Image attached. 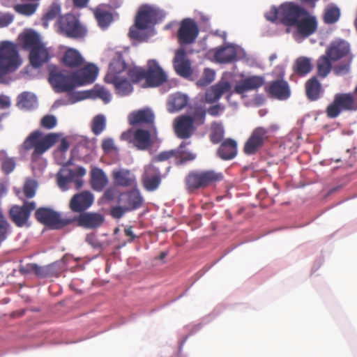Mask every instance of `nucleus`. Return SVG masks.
<instances>
[{
  "instance_id": "obj_23",
  "label": "nucleus",
  "mask_w": 357,
  "mask_h": 357,
  "mask_svg": "<svg viewBox=\"0 0 357 357\" xmlns=\"http://www.w3.org/2000/svg\"><path fill=\"white\" fill-rule=\"evenodd\" d=\"M174 68L176 73L183 77H188L192 71L190 62L186 59V52L183 48L176 50L174 58Z\"/></svg>"
},
{
  "instance_id": "obj_62",
  "label": "nucleus",
  "mask_w": 357,
  "mask_h": 357,
  "mask_svg": "<svg viewBox=\"0 0 357 357\" xmlns=\"http://www.w3.org/2000/svg\"><path fill=\"white\" fill-rule=\"evenodd\" d=\"M266 18L271 22L280 21L279 7H273L271 10L266 14Z\"/></svg>"
},
{
  "instance_id": "obj_25",
  "label": "nucleus",
  "mask_w": 357,
  "mask_h": 357,
  "mask_svg": "<svg viewBox=\"0 0 357 357\" xmlns=\"http://www.w3.org/2000/svg\"><path fill=\"white\" fill-rule=\"evenodd\" d=\"M231 89V86L229 82L221 80L206 91V101L213 103L218 101L225 93L229 92Z\"/></svg>"
},
{
  "instance_id": "obj_8",
  "label": "nucleus",
  "mask_w": 357,
  "mask_h": 357,
  "mask_svg": "<svg viewBox=\"0 0 357 357\" xmlns=\"http://www.w3.org/2000/svg\"><path fill=\"white\" fill-rule=\"evenodd\" d=\"M277 126H270L269 128L257 127L251 132L250 137L243 146L245 154L251 155L256 154L268 140L270 137L269 131L275 130Z\"/></svg>"
},
{
  "instance_id": "obj_61",
  "label": "nucleus",
  "mask_w": 357,
  "mask_h": 357,
  "mask_svg": "<svg viewBox=\"0 0 357 357\" xmlns=\"http://www.w3.org/2000/svg\"><path fill=\"white\" fill-rule=\"evenodd\" d=\"M46 266L48 273L47 278L58 277L59 275L60 270L58 268V264L56 263H53Z\"/></svg>"
},
{
  "instance_id": "obj_39",
  "label": "nucleus",
  "mask_w": 357,
  "mask_h": 357,
  "mask_svg": "<svg viewBox=\"0 0 357 357\" xmlns=\"http://www.w3.org/2000/svg\"><path fill=\"white\" fill-rule=\"evenodd\" d=\"M312 69V64L311 59L305 56L298 57L293 66L294 72L301 77L307 75L311 72Z\"/></svg>"
},
{
  "instance_id": "obj_63",
  "label": "nucleus",
  "mask_w": 357,
  "mask_h": 357,
  "mask_svg": "<svg viewBox=\"0 0 357 357\" xmlns=\"http://www.w3.org/2000/svg\"><path fill=\"white\" fill-rule=\"evenodd\" d=\"M72 181H73V179L69 174V171H68L66 176H59L58 177V184L61 188H65L66 185Z\"/></svg>"
},
{
  "instance_id": "obj_36",
  "label": "nucleus",
  "mask_w": 357,
  "mask_h": 357,
  "mask_svg": "<svg viewBox=\"0 0 357 357\" xmlns=\"http://www.w3.org/2000/svg\"><path fill=\"white\" fill-rule=\"evenodd\" d=\"M107 178L103 171L98 168H94L91 172V183L93 189L102 190L107 184Z\"/></svg>"
},
{
  "instance_id": "obj_20",
  "label": "nucleus",
  "mask_w": 357,
  "mask_h": 357,
  "mask_svg": "<svg viewBox=\"0 0 357 357\" xmlns=\"http://www.w3.org/2000/svg\"><path fill=\"white\" fill-rule=\"evenodd\" d=\"M144 198L138 190H132L121 193L119 197V204H123L126 210L132 211L142 207Z\"/></svg>"
},
{
  "instance_id": "obj_15",
  "label": "nucleus",
  "mask_w": 357,
  "mask_h": 357,
  "mask_svg": "<svg viewBox=\"0 0 357 357\" xmlns=\"http://www.w3.org/2000/svg\"><path fill=\"white\" fill-rule=\"evenodd\" d=\"M36 208L34 202H24L22 206H13L9 211L10 220L19 227H24Z\"/></svg>"
},
{
  "instance_id": "obj_48",
  "label": "nucleus",
  "mask_w": 357,
  "mask_h": 357,
  "mask_svg": "<svg viewBox=\"0 0 357 357\" xmlns=\"http://www.w3.org/2000/svg\"><path fill=\"white\" fill-rule=\"evenodd\" d=\"M106 127L105 117L102 114L96 116L91 123V130L96 135H100Z\"/></svg>"
},
{
  "instance_id": "obj_64",
  "label": "nucleus",
  "mask_w": 357,
  "mask_h": 357,
  "mask_svg": "<svg viewBox=\"0 0 357 357\" xmlns=\"http://www.w3.org/2000/svg\"><path fill=\"white\" fill-rule=\"evenodd\" d=\"M68 171L69 174L71 176L73 180L75 178V177H80L86 174V170L82 167H77L75 170L69 169Z\"/></svg>"
},
{
  "instance_id": "obj_4",
  "label": "nucleus",
  "mask_w": 357,
  "mask_h": 357,
  "mask_svg": "<svg viewBox=\"0 0 357 357\" xmlns=\"http://www.w3.org/2000/svg\"><path fill=\"white\" fill-rule=\"evenodd\" d=\"M160 17V10L150 5L142 6L135 17V24L130 28L129 37L131 39L142 40V31L155 24Z\"/></svg>"
},
{
  "instance_id": "obj_9",
  "label": "nucleus",
  "mask_w": 357,
  "mask_h": 357,
  "mask_svg": "<svg viewBox=\"0 0 357 357\" xmlns=\"http://www.w3.org/2000/svg\"><path fill=\"white\" fill-rule=\"evenodd\" d=\"M35 217L38 222L52 229H60L71 224L70 218H62L58 212L50 208H38Z\"/></svg>"
},
{
  "instance_id": "obj_26",
  "label": "nucleus",
  "mask_w": 357,
  "mask_h": 357,
  "mask_svg": "<svg viewBox=\"0 0 357 357\" xmlns=\"http://www.w3.org/2000/svg\"><path fill=\"white\" fill-rule=\"evenodd\" d=\"M267 91L279 100H286L290 96V89L287 82L278 79L270 83Z\"/></svg>"
},
{
  "instance_id": "obj_44",
  "label": "nucleus",
  "mask_w": 357,
  "mask_h": 357,
  "mask_svg": "<svg viewBox=\"0 0 357 357\" xmlns=\"http://www.w3.org/2000/svg\"><path fill=\"white\" fill-rule=\"evenodd\" d=\"M224 135L225 130L222 123H212L209 137L213 144H217L222 142Z\"/></svg>"
},
{
  "instance_id": "obj_57",
  "label": "nucleus",
  "mask_w": 357,
  "mask_h": 357,
  "mask_svg": "<svg viewBox=\"0 0 357 357\" xmlns=\"http://www.w3.org/2000/svg\"><path fill=\"white\" fill-rule=\"evenodd\" d=\"M126 212H128V211L126 210L123 205L119 204V206H114L111 208L110 214L113 218L119 219L123 217Z\"/></svg>"
},
{
  "instance_id": "obj_18",
  "label": "nucleus",
  "mask_w": 357,
  "mask_h": 357,
  "mask_svg": "<svg viewBox=\"0 0 357 357\" xmlns=\"http://www.w3.org/2000/svg\"><path fill=\"white\" fill-rule=\"evenodd\" d=\"M130 126L146 125L151 128H155V115L153 111L148 107L138 109L131 112L128 117Z\"/></svg>"
},
{
  "instance_id": "obj_10",
  "label": "nucleus",
  "mask_w": 357,
  "mask_h": 357,
  "mask_svg": "<svg viewBox=\"0 0 357 357\" xmlns=\"http://www.w3.org/2000/svg\"><path fill=\"white\" fill-rule=\"evenodd\" d=\"M49 82L57 93L69 92L76 87L73 73L66 70H51Z\"/></svg>"
},
{
  "instance_id": "obj_19",
  "label": "nucleus",
  "mask_w": 357,
  "mask_h": 357,
  "mask_svg": "<svg viewBox=\"0 0 357 357\" xmlns=\"http://www.w3.org/2000/svg\"><path fill=\"white\" fill-rule=\"evenodd\" d=\"M318 22L315 16L310 15L307 10L303 15L299 18L295 27L298 33L303 37H309L314 33L317 29Z\"/></svg>"
},
{
  "instance_id": "obj_21",
  "label": "nucleus",
  "mask_w": 357,
  "mask_h": 357,
  "mask_svg": "<svg viewBox=\"0 0 357 357\" xmlns=\"http://www.w3.org/2000/svg\"><path fill=\"white\" fill-rule=\"evenodd\" d=\"M93 202V195L87 191L75 194L70 199L69 208L74 213H84Z\"/></svg>"
},
{
  "instance_id": "obj_50",
  "label": "nucleus",
  "mask_w": 357,
  "mask_h": 357,
  "mask_svg": "<svg viewBox=\"0 0 357 357\" xmlns=\"http://www.w3.org/2000/svg\"><path fill=\"white\" fill-rule=\"evenodd\" d=\"M37 6V3H22L17 5L15 8L18 13L30 16L36 12Z\"/></svg>"
},
{
  "instance_id": "obj_38",
  "label": "nucleus",
  "mask_w": 357,
  "mask_h": 357,
  "mask_svg": "<svg viewBox=\"0 0 357 357\" xmlns=\"http://www.w3.org/2000/svg\"><path fill=\"white\" fill-rule=\"evenodd\" d=\"M93 15L98 26L102 29H107L113 21L112 13L100 7L93 10Z\"/></svg>"
},
{
  "instance_id": "obj_47",
  "label": "nucleus",
  "mask_w": 357,
  "mask_h": 357,
  "mask_svg": "<svg viewBox=\"0 0 357 357\" xmlns=\"http://www.w3.org/2000/svg\"><path fill=\"white\" fill-rule=\"evenodd\" d=\"M186 145V142H182L178 149H176V151H178V154H176V158L179 159L178 164L181 165L189 161H192L196 158V154L190 151H183Z\"/></svg>"
},
{
  "instance_id": "obj_16",
  "label": "nucleus",
  "mask_w": 357,
  "mask_h": 357,
  "mask_svg": "<svg viewBox=\"0 0 357 357\" xmlns=\"http://www.w3.org/2000/svg\"><path fill=\"white\" fill-rule=\"evenodd\" d=\"M71 224L75 222L79 227L84 229H94L100 227L105 220L103 215L94 212H84L79 215L70 218Z\"/></svg>"
},
{
  "instance_id": "obj_49",
  "label": "nucleus",
  "mask_w": 357,
  "mask_h": 357,
  "mask_svg": "<svg viewBox=\"0 0 357 357\" xmlns=\"http://www.w3.org/2000/svg\"><path fill=\"white\" fill-rule=\"evenodd\" d=\"M215 73L214 70L209 68H205L202 77L197 82V85L200 87L206 86L215 79Z\"/></svg>"
},
{
  "instance_id": "obj_12",
  "label": "nucleus",
  "mask_w": 357,
  "mask_h": 357,
  "mask_svg": "<svg viewBox=\"0 0 357 357\" xmlns=\"http://www.w3.org/2000/svg\"><path fill=\"white\" fill-rule=\"evenodd\" d=\"M305 9L293 2H287L279 6L280 22L287 26H294Z\"/></svg>"
},
{
  "instance_id": "obj_33",
  "label": "nucleus",
  "mask_w": 357,
  "mask_h": 357,
  "mask_svg": "<svg viewBox=\"0 0 357 357\" xmlns=\"http://www.w3.org/2000/svg\"><path fill=\"white\" fill-rule=\"evenodd\" d=\"M113 178L116 185L123 187H131L135 185L136 179L130 170L118 169L112 172Z\"/></svg>"
},
{
  "instance_id": "obj_35",
  "label": "nucleus",
  "mask_w": 357,
  "mask_h": 357,
  "mask_svg": "<svg viewBox=\"0 0 357 357\" xmlns=\"http://www.w3.org/2000/svg\"><path fill=\"white\" fill-rule=\"evenodd\" d=\"M305 88L306 96L310 100L314 101L319 98L321 85L317 77L309 79L305 84Z\"/></svg>"
},
{
  "instance_id": "obj_13",
  "label": "nucleus",
  "mask_w": 357,
  "mask_h": 357,
  "mask_svg": "<svg viewBox=\"0 0 357 357\" xmlns=\"http://www.w3.org/2000/svg\"><path fill=\"white\" fill-rule=\"evenodd\" d=\"M162 178L160 169L151 163L144 167L141 181L146 191L153 192L160 185Z\"/></svg>"
},
{
  "instance_id": "obj_41",
  "label": "nucleus",
  "mask_w": 357,
  "mask_h": 357,
  "mask_svg": "<svg viewBox=\"0 0 357 357\" xmlns=\"http://www.w3.org/2000/svg\"><path fill=\"white\" fill-rule=\"evenodd\" d=\"M331 60L326 53L321 56L317 63V74L321 77H326L332 69Z\"/></svg>"
},
{
  "instance_id": "obj_45",
  "label": "nucleus",
  "mask_w": 357,
  "mask_h": 357,
  "mask_svg": "<svg viewBox=\"0 0 357 357\" xmlns=\"http://www.w3.org/2000/svg\"><path fill=\"white\" fill-rule=\"evenodd\" d=\"M127 74L133 84H139L142 81L146 82V69L137 66L130 68Z\"/></svg>"
},
{
  "instance_id": "obj_43",
  "label": "nucleus",
  "mask_w": 357,
  "mask_h": 357,
  "mask_svg": "<svg viewBox=\"0 0 357 357\" xmlns=\"http://www.w3.org/2000/svg\"><path fill=\"white\" fill-rule=\"evenodd\" d=\"M340 17V10L335 6H331L325 9L323 20L326 24L337 22Z\"/></svg>"
},
{
  "instance_id": "obj_22",
  "label": "nucleus",
  "mask_w": 357,
  "mask_h": 357,
  "mask_svg": "<svg viewBox=\"0 0 357 357\" xmlns=\"http://www.w3.org/2000/svg\"><path fill=\"white\" fill-rule=\"evenodd\" d=\"M98 72V68L93 64H89L79 70L73 72L75 86H79L92 83L95 80Z\"/></svg>"
},
{
  "instance_id": "obj_29",
  "label": "nucleus",
  "mask_w": 357,
  "mask_h": 357,
  "mask_svg": "<svg viewBox=\"0 0 357 357\" xmlns=\"http://www.w3.org/2000/svg\"><path fill=\"white\" fill-rule=\"evenodd\" d=\"M126 69V63L122 57L119 56L112 60L109 63L108 72L105 76V81L115 82L121 77V74Z\"/></svg>"
},
{
  "instance_id": "obj_46",
  "label": "nucleus",
  "mask_w": 357,
  "mask_h": 357,
  "mask_svg": "<svg viewBox=\"0 0 357 357\" xmlns=\"http://www.w3.org/2000/svg\"><path fill=\"white\" fill-rule=\"evenodd\" d=\"M1 170L5 175L12 173L16 167V160L15 158L9 157L5 151V154L1 158Z\"/></svg>"
},
{
  "instance_id": "obj_17",
  "label": "nucleus",
  "mask_w": 357,
  "mask_h": 357,
  "mask_svg": "<svg viewBox=\"0 0 357 357\" xmlns=\"http://www.w3.org/2000/svg\"><path fill=\"white\" fill-rule=\"evenodd\" d=\"M155 138V128H152L151 130L138 128L134 131V146L138 150H147L153 145Z\"/></svg>"
},
{
  "instance_id": "obj_60",
  "label": "nucleus",
  "mask_w": 357,
  "mask_h": 357,
  "mask_svg": "<svg viewBox=\"0 0 357 357\" xmlns=\"http://www.w3.org/2000/svg\"><path fill=\"white\" fill-rule=\"evenodd\" d=\"M101 147L104 152L109 153L115 149L114 140L112 138H105L102 140Z\"/></svg>"
},
{
  "instance_id": "obj_6",
  "label": "nucleus",
  "mask_w": 357,
  "mask_h": 357,
  "mask_svg": "<svg viewBox=\"0 0 357 357\" xmlns=\"http://www.w3.org/2000/svg\"><path fill=\"white\" fill-rule=\"evenodd\" d=\"M61 33L71 38H82L86 36L87 30L79 20L71 13L61 15L57 21Z\"/></svg>"
},
{
  "instance_id": "obj_27",
  "label": "nucleus",
  "mask_w": 357,
  "mask_h": 357,
  "mask_svg": "<svg viewBox=\"0 0 357 357\" xmlns=\"http://www.w3.org/2000/svg\"><path fill=\"white\" fill-rule=\"evenodd\" d=\"M237 142L236 140L227 138L221 142L217 150V155L224 160H229L237 155Z\"/></svg>"
},
{
  "instance_id": "obj_52",
  "label": "nucleus",
  "mask_w": 357,
  "mask_h": 357,
  "mask_svg": "<svg viewBox=\"0 0 357 357\" xmlns=\"http://www.w3.org/2000/svg\"><path fill=\"white\" fill-rule=\"evenodd\" d=\"M61 13V6L57 3H53L47 12L44 15L43 20L47 22L55 19Z\"/></svg>"
},
{
  "instance_id": "obj_1",
  "label": "nucleus",
  "mask_w": 357,
  "mask_h": 357,
  "mask_svg": "<svg viewBox=\"0 0 357 357\" xmlns=\"http://www.w3.org/2000/svg\"><path fill=\"white\" fill-rule=\"evenodd\" d=\"M206 111L202 105L190 108L188 114H181L174 119L173 128L176 136L182 139L190 138L197 128L205 122Z\"/></svg>"
},
{
  "instance_id": "obj_55",
  "label": "nucleus",
  "mask_w": 357,
  "mask_h": 357,
  "mask_svg": "<svg viewBox=\"0 0 357 357\" xmlns=\"http://www.w3.org/2000/svg\"><path fill=\"white\" fill-rule=\"evenodd\" d=\"M94 96L102 99L105 103L111 100V94L104 88H98L93 91Z\"/></svg>"
},
{
  "instance_id": "obj_11",
  "label": "nucleus",
  "mask_w": 357,
  "mask_h": 357,
  "mask_svg": "<svg viewBox=\"0 0 357 357\" xmlns=\"http://www.w3.org/2000/svg\"><path fill=\"white\" fill-rule=\"evenodd\" d=\"M167 79V75L158 61L154 59L149 60L146 69V82L142 84V87H158L166 83Z\"/></svg>"
},
{
  "instance_id": "obj_3",
  "label": "nucleus",
  "mask_w": 357,
  "mask_h": 357,
  "mask_svg": "<svg viewBox=\"0 0 357 357\" xmlns=\"http://www.w3.org/2000/svg\"><path fill=\"white\" fill-rule=\"evenodd\" d=\"M224 178L222 172L215 169L192 170L185 178V189L192 193L199 189L215 186Z\"/></svg>"
},
{
  "instance_id": "obj_56",
  "label": "nucleus",
  "mask_w": 357,
  "mask_h": 357,
  "mask_svg": "<svg viewBox=\"0 0 357 357\" xmlns=\"http://www.w3.org/2000/svg\"><path fill=\"white\" fill-rule=\"evenodd\" d=\"M350 61L343 63L335 66L333 68V71L337 75H342L349 73L350 68Z\"/></svg>"
},
{
  "instance_id": "obj_14",
  "label": "nucleus",
  "mask_w": 357,
  "mask_h": 357,
  "mask_svg": "<svg viewBox=\"0 0 357 357\" xmlns=\"http://www.w3.org/2000/svg\"><path fill=\"white\" fill-rule=\"evenodd\" d=\"M199 34V28L192 19H184L181 21L178 31V41L180 45H189L193 43Z\"/></svg>"
},
{
  "instance_id": "obj_2",
  "label": "nucleus",
  "mask_w": 357,
  "mask_h": 357,
  "mask_svg": "<svg viewBox=\"0 0 357 357\" xmlns=\"http://www.w3.org/2000/svg\"><path fill=\"white\" fill-rule=\"evenodd\" d=\"M57 133H48L44 135L39 130L31 132L21 145L24 152L33 150L31 158L33 162L37 161L40 156L52 147L59 140Z\"/></svg>"
},
{
  "instance_id": "obj_30",
  "label": "nucleus",
  "mask_w": 357,
  "mask_h": 357,
  "mask_svg": "<svg viewBox=\"0 0 357 357\" xmlns=\"http://www.w3.org/2000/svg\"><path fill=\"white\" fill-rule=\"evenodd\" d=\"M213 56L220 63H229L236 60L237 52L234 46L229 45L215 49Z\"/></svg>"
},
{
  "instance_id": "obj_42",
  "label": "nucleus",
  "mask_w": 357,
  "mask_h": 357,
  "mask_svg": "<svg viewBox=\"0 0 357 357\" xmlns=\"http://www.w3.org/2000/svg\"><path fill=\"white\" fill-rule=\"evenodd\" d=\"M36 103L35 96L29 92H23L17 98V105L20 108L29 109L33 108Z\"/></svg>"
},
{
  "instance_id": "obj_5",
  "label": "nucleus",
  "mask_w": 357,
  "mask_h": 357,
  "mask_svg": "<svg viewBox=\"0 0 357 357\" xmlns=\"http://www.w3.org/2000/svg\"><path fill=\"white\" fill-rule=\"evenodd\" d=\"M357 111V99L352 93H339L327 106L326 114L330 119L337 118L342 112Z\"/></svg>"
},
{
  "instance_id": "obj_40",
  "label": "nucleus",
  "mask_w": 357,
  "mask_h": 357,
  "mask_svg": "<svg viewBox=\"0 0 357 357\" xmlns=\"http://www.w3.org/2000/svg\"><path fill=\"white\" fill-rule=\"evenodd\" d=\"M108 83L114 86L116 94L120 96H128L133 91L131 83L126 78L120 77L115 82H109Z\"/></svg>"
},
{
  "instance_id": "obj_7",
  "label": "nucleus",
  "mask_w": 357,
  "mask_h": 357,
  "mask_svg": "<svg viewBox=\"0 0 357 357\" xmlns=\"http://www.w3.org/2000/svg\"><path fill=\"white\" fill-rule=\"evenodd\" d=\"M21 61L15 44L10 41L0 43V66L8 72L16 70Z\"/></svg>"
},
{
  "instance_id": "obj_58",
  "label": "nucleus",
  "mask_w": 357,
  "mask_h": 357,
  "mask_svg": "<svg viewBox=\"0 0 357 357\" xmlns=\"http://www.w3.org/2000/svg\"><path fill=\"white\" fill-rule=\"evenodd\" d=\"M176 154H178V151L176 149L162 151L156 156L155 160L157 161H165L172 157L176 158Z\"/></svg>"
},
{
  "instance_id": "obj_59",
  "label": "nucleus",
  "mask_w": 357,
  "mask_h": 357,
  "mask_svg": "<svg viewBox=\"0 0 357 357\" xmlns=\"http://www.w3.org/2000/svg\"><path fill=\"white\" fill-rule=\"evenodd\" d=\"M86 241L94 249L101 250L102 248V243L93 234H88L86 237Z\"/></svg>"
},
{
  "instance_id": "obj_34",
  "label": "nucleus",
  "mask_w": 357,
  "mask_h": 357,
  "mask_svg": "<svg viewBox=\"0 0 357 357\" xmlns=\"http://www.w3.org/2000/svg\"><path fill=\"white\" fill-rule=\"evenodd\" d=\"M188 102V98L186 95L181 93H176L171 95L167 101V107L169 113H174L181 111L186 107Z\"/></svg>"
},
{
  "instance_id": "obj_51",
  "label": "nucleus",
  "mask_w": 357,
  "mask_h": 357,
  "mask_svg": "<svg viewBox=\"0 0 357 357\" xmlns=\"http://www.w3.org/2000/svg\"><path fill=\"white\" fill-rule=\"evenodd\" d=\"M37 183L33 179L26 180L24 187L23 193L26 198H32L36 195Z\"/></svg>"
},
{
  "instance_id": "obj_28",
  "label": "nucleus",
  "mask_w": 357,
  "mask_h": 357,
  "mask_svg": "<svg viewBox=\"0 0 357 357\" xmlns=\"http://www.w3.org/2000/svg\"><path fill=\"white\" fill-rule=\"evenodd\" d=\"M50 58L48 50L44 44L31 50L29 56V62L35 68H39L48 62Z\"/></svg>"
},
{
  "instance_id": "obj_24",
  "label": "nucleus",
  "mask_w": 357,
  "mask_h": 357,
  "mask_svg": "<svg viewBox=\"0 0 357 357\" xmlns=\"http://www.w3.org/2000/svg\"><path fill=\"white\" fill-rule=\"evenodd\" d=\"M264 83V79L261 76H250L239 81L234 86V91L238 94L256 90L261 87Z\"/></svg>"
},
{
  "instance_id": "obj_37",
  "label": "nucleus",
  "mask_w": 357,
  "mask_h": 357,
  "mask_svg": "<svg viewBox=\"0 0 357 357\" xmlns=\"http://www.w3.org/2000/svg\"><path fill=\"white\" fill-rule=\"evenodd\" d=\"M21 40L23 43V48L24 50H33L36 47H39L43 43L40 39L39 35L33 31L24 33L21 36Z\"/></svg>"
},
{
  "instance_id": "obj_31",
  "label": "nucleus",
  "mask_w": 357,
  "mask_h": 357,
  "mask_svg": "<svg viewBox=\"0 0 357 357\" xmlns=\"http://www.w3.org/2000/svg\"><path fill=\"white\" fill-rule=\"evenodd\" d=\"M84 60L79 52L74 48H68L63 56V64L69 68H79L84 64Z\"/></svg>"
},
{
  "instance_id": "obj_32",
  "label": "nucleus",
  "mask_w": 357,
  "mask_h": 357,
  "mask_svg": "<svg viewBox=\"0 0 357 357\" xmlns=\"http://www.w3.org/2000/svg\"><path fill=\"white\" fill-rule=\"evenodd\" d=\"M349 52V45L344 41L333 43L326 50V53L333 61H337L346 56Z\"/></svg>"
},
{
  "instance_id": "obj_53",
  "label": "nucleus",
  "mask_w": 357,
  "mask_h": 357,
  "mask_svg": "<svg viewBox=\"0 0 357 357\" xmlns=\"http://www.w3.org/2000/svg\"><path fill=\"white\" fill-rule=\"evenodd\" d=\"M56 125V119L53 115H45L40 121L41 127L50 130L54 128Z\"/></svg>"
},
{
  "instance_id": "obj_54",
  "label": "nucleus",
  "mask_w": 357,
  "mask_h": 357,
  "mask_svg": "<svg viewBox=\"0 0 357 357\" xmlns=\"http://www.w3.org/2000/svg\"><path fill=\"white\" fill-rule=\"evenodd\" d=\"M29 270L34 272V273L40 278H47V266H40L36 264H29Z\"/></svg>"
}]
</instances>
